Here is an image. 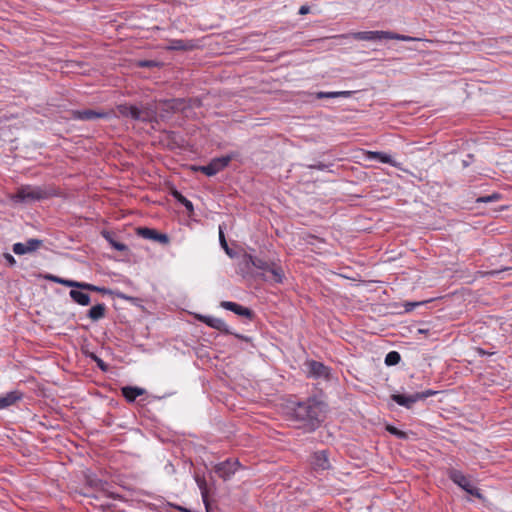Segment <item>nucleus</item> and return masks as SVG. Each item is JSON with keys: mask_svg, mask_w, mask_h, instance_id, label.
<instances>
[{"mask_svg": "<svg viewBox=\"0 0 512 512\" xmlns=\"http://www.w3.org/2000/svg\"><path fill=\"white\" fill-rule=\"evenodd\" d=\"M191 101L192 100H186L184 98H176V99L166 100L164 102V104L166 106L165 111H167V112L184 111L186 108L192 106Z\"/></svg>", "mask_w": 512, "mask_h": 512, "instance_id": "18", "label": "nucleus"}, {"mask_svg": "<svg viewBox=\"0 0 512 512\" xmlns=\"http://www.w3.org/2000/svg\"><path fill=\"white\" fill-rule=\"evenodd\" d=\"M325 405L315 398L292 403L291 416L301 423L300 427L306 432L315 431L323 422Z\"/></svg>", "mask_w": 512, "mask_h": 512, "instance_id": "1", "label": "nucleus"}, {"mask_svg": "<svg viewBox=\"0 0 512 512\" xmlns=\"http://www.w3.org/2000/svg\"><path fill=\"white\" fill-rule=\"evenodd\" d=\"M310 12V7L308 5H302L299 9L300 15H306Z\"/></svg>", "mask_w": 512, "mask_h": 512, "instance_id": "43", "label": "nucleus"}, {"mask_svg": "<svg viewBox=\"0 0 512 512\" xmlns=\"http://www.w3.org/2000/svg\"><path fill=\"white\" fill-rule=\"evenodd\" d=\"M447 475L453 483L458 485L468 494L477 498L482 497L480 490L472 486L469 479L460 470H457L455 468H449L447 470Z\"/></svg>", "mask_w": 512, "mask_h": 512, "instance_id": "5", "label": "nucleus"}, {"mask_svg": "<svg viewBox=\"0 0 512 512\" xmlns=\"http://www.w3.org/2000/svg\"><path fill=\"white\" fill-rule=\"evenodd\" d=\"M102 512H109V506L101 505Z\"/></svg>", "mask_w": 512, "mask_h": 512, "instance_id": "46", "label": "nucleus"}, {"mask_svg": "<svg viewBox=\"0 0 512 512\" xmlns=\"http://www.w3.org/2000/svg\"><path fill=\"white\" fill-rule=\"evenodd\" d=\"M352 91H337V94H338V98L342 97V98H348L352 95Z\"/></svg>", "mask_w": 512, "mask_h": 512, "instance_id": "42", "label": "nucleus"}, {"mask_svg": "<svg viewBox=\"0 0 512 512\" xmlns=\"http://www.w3.org/2000/svg\"><path fill=\"white\" fill-rule=\"evenodd\" d=\"M315 97L317 99L338 98V94H337V91H331V92L319 91V92L315 93Z\"/></svg>", "mask_w": 512, "mask_h": 512, "instance_id": "32", "label": "nucleus"}, {"mask_svg": "<svg viewBox=\"0 0 512 512\" xmlns=\"http://www.w3.org/2000/svg\"><path fill=\"white\" fill-rule=\"evenodd\" d=\"M138 235L143 237L144 239L153 240L155 242H159L161 244H168L169 237L167 234L159 233L155 229L142 227L138 229Z\"/></svg>", "mask_w": 512, "mask_h": 512, "instance_id": "13", "label": "nucleus"}, {"mask_svg": "<svg viewBox=\"0 0 512 512\" xmlns=\"http://www.w3.org/2000/svg\"><path fill=\"white\" fill-rule=\"evenodd\" d=\"M220 306L226 310L234 312L239 316L248 318L249 320H251L254 316V312L251 309L244 307L236 302L222 301Z\"/></svg>", "mask_w": 512, "mask_h": 512, "instance_id": "16", "label": "nucleus"}, {"mask_svg": "<svg viewBox=\"0 0 512 512\" xmlns=\"http://www.w3.org/2000/svg\"><path fill=\"white\" fill-rule=\"evenodd\" d=\"M262 276L265 281L276 284L282 283L285 277L283 268L277 263H274L272 267L265 272V274H262Z\"/></svg>", "mask_w": 512, "mask_h": 512, "instance_id": "17", "label": "nucleus"}, {"mask_svg": "<svg viewBox=\"0 0 512 512\" xmlns=\"http://www.w3.org/2000/svg\"><path fill=\"white\" fill-rule=\"evenodd\" d=\"M3 258L5 259L6 263L10 267H13V266L16 265V260H15V258L10 253H4L3 254Z\"/></svg>", "mask_w": 512, "mask_h": 512, "instance_id": "39", "label": "nucleus"}, {"mask_svg": "<svg viewBox=\"0 0 512 512\" xmlns=\"http://www.w3.org/2000/svg\"><path fill=\"white\" fill-rule=\"evenodd\" d=\"M219 241H220L221 247L225 250L226 254L229 255L230 257H233L234 254L226 242V239H225V236H224V233H223V230L221 227L219 228Z\"/></svg>", "mask_w": 512, "mask_h": 512, "instance_id": "30", "label": "nucleus"}, {"mask_svg": "<svg viewBox=\"0 0 512 512\" xmlns=\"http://www.w3.org/2000/svg\"><path fill=\"white\" fill-rule=\"evenodd\" d=\"M350 36L355 40L360 41H381V40H400L405 42L417 40L414 37L398 34L392 31H359L353 32Z\"/></svg>", "mask_w": 512, "mask_h": 512, "instance_id": "3", "label": "nucleus"}, {"mask_svg": "<svg viewBox=\"0 0 512 512\" xmlns=\"http://www.w3.org/2000/svg\"><path fill=\"white\" fill-rule=\"evenodd\" d=\"M240 467L237 459L229 458L214 466V472L223 480L230 479Z\"/></svg>", "mask_w": 512, "mask_h": 512, "instance_id": "7", "label": "nucleus"}, {"mask_svg": "<svg viewBox=\"0 0 512 512\" xmlns=\"http://www.w3.org/2000/svg\"><path fill=\"white\" fill-rule=\"evenodd\" d=\"M467 157L469 158L470 161L473 159V155L472 154H468Z\"/></svg>", "mask_w": 512, "mask_h": 512, "instance_id": "49", "label": "nucleus"}, {"mask_svg": "<svg viewBox=\"0 0 512 512\" xmlns=\"http://www.w3.org/2000/svg\"><path fill=\"white\" fill-rule=\"evenodd\" d=\"M243 262L246 264V266L252 265L258 270H261L265 274L272 265L275 263L273 261H267L261 258H258L256 256H253L251 254H244L243 256Z\"/></svg>", "mask_w": 512, "mask_h": 512, "instance_id": "14", "label": "nucleus"}, {"mask_svg": "<svg viewBox=\"0 0 512 512\" xmlns=\"http://www.w3.org/2000/svg\"><path fill=\"white\" fill-rule=\"evenodd\" d=\"M307 367V375L308 377L314 379H324L329 380L331 377V369L324 365L322 362L315 360H308L305 363Z\"/></svg>", "mask_w": 512, "mask_h": 512, "instance_id": "8", "label": "nucleus"}, {"mask_svg": "<svg viewBox=\"0 0 512 512\" xmlns=\"http://www.w3.org/2000/svg\"><path fill=\"white\" fill-rule=\"evenodd\" d=\"M43 245V240L30 238L25 243L17 242L13 244L12 250L16 255H24L38 250Z\"/></svg>", "mask_w": 512, "mask_h": 512, "instance_id": "10", "label": "nucleus"}, {"mask_svg": "<svg viewBox=\"0 0 512 512\" xmlns=\"http://www.w3.org/2000/svg\"><path fill=\"white\" fill-rule=\"evenodd\" d=\"M45 278H46L47 280H50V281H52V282H54V283H58V284H61V285H62V282H63V279H64V278H60V277H58V276L51 275V274H49V275L45 276Z\"/></svg>", "mask_w": 512, "mask_h": 512, "instance_id": "41", "label": "nucleus"}, {"mask_svg": "<svg viewBox=\"0 0 512 512\" xmlns=\"http://www.w3.org/2000/svg\"><path fill=\"white\" fill-rule=\"evenodd\" d=\"M182 511H183V512H191L190 510H188V509H186V508L182 509Z\"/></svg>", "mask_w": 512, "mask_h": 512, "instance_id": "50", "label": "nucleus"}, {"mask_svg": "<svg viewBox=\"0 0 512 512\" xmlns=\"http://www.w3.org/2000/svg\"><path fill=\"white\" fill-rule=\"evenodd\" d=\"M366 160H376L381 163L389 164L393 167H398V163L387 153L379 152V151H366L365 152Z\"/></svg>", "mask_w": 512, "mask_h": 512, "instance_id": "19", "label": "nucleus"}, {"mask_svg": "<svg viewBox=\"0 0 512 512\" xmlns=\"http://www.w3.org/2000/svg\"><path fill=\"white\" fill-rule=\"evenodd\" d=\"M232 159L233 157L231 155L213 158L207 165L198 166L194 169L195 171H200L206 176L211 177L224 170Z\"/></svg>", "mask_w": 512, "mask_h": 512, "instance_id": "6", "label": "nucleus"}, {"mask_svg": "<svg viewBox=\"0 0 512 512\" xmlns=\"http://www.w3.org/2000/svg\"><path fill=\"white\" fill-rule=\"evenodd\" d=\"M418 332L425 334L428 332V329H419Z\"/></svg>", "mask_w": 512, "mask_h": 512, "instance_id": "48", "label": "nucleus"}, {"mask_svg": "<svg viewBox=\"0 0 512 512\" xmlns=\"http://www.w3.org/2000/svg\"><path fill=\"white\" fill-rule=\"evenodd\" d=\"M138 66L142 68H152L159 66V63L154 60H141L138 62Z\"/></svg>", "mask_w": 512, "mask_h": 512, "instance_id": "34", "label": "nucleus"}, {"mask_svg": "<svg viewBox=\"0 0 512 512\" xmlns=\"http://www.w3.org/2000/svg\"><path fill=\"white\" fill-rule=\"evenodd\" d=\"M470 164L469 160H463V166L467 167Z\"/></svg>", "mask_w": 512, "mask_h": 512, "instance_id": "47", "label": "nucleus"}, {"mask_svg": "<svg viewBox=\"0 0 512 512\" xmlns=\"http://www.w3.org/2000/svg\"><path fill=\"white\" fill-rule=\"evenodd\" d=\"M70 298L81 306H87L91 302L90 296L80 289H71L69 292Z\"/></svg>", "mask_w": 512, "mask_h": 512, "instance_id": "23", "label": "nucleus"}, {"mask_svg": "<svg viewBox=\"0 0 512 512\" xmlns=\"http://www.w3.org/2000/svg\"><path fill=\"white\" fill-rule=\"evenodd\" d=\"M172 196L175 198V200L177 202H179L186 208V210L189 214H192L194 212V207H193L192 202L190 200H188L185 196H183L179 191L174 190L172 192Z\"/></svg>", "mask_w": 512, "mask_h": 512, "instance_id": "25", "label": "nucleus"}, {"mask_svg": "<svg viewBox=\"0 0 512 512\" xmlns=\"http://www.w3.org/2000/svg\"><path fill=\"white\" fill-rule=\"evenodd\" d=\"M202 498H203V502H204L206 508H208V499H207L206 492H202Z\"/></svg>", "mask_w": 512, "mask_h": 512, "instance_id": "45", "label": "nucleus"}, {"mask_svg": "<svg viewBox=\"0 0 512 512\" xmlns=\"http://www.w3.org/2000/svg\"><path fill=\"white\" fill-rule=\"evenodd\" d=\"M102 235L115 250L123 252L127 249V246L125 244L116 241L109 232L104 231Z\"/></svg>", "mask_w": 512, "mask_h": 512, "instance_id": "26", "label": "nucleus"}, {"mask_svg": "<svg viewBox=\"0 0 512 512\" xmlns=\"http://www.w3.org/2000/svg\"><path fill=\"white\" fill-rule=\"evenodd\" d=\"M311 466L316 472L329 470L331 468V463L329 460L328 451L321 450L314 452L311 457Z\"/></svg>", "mask_w": 512, "mask_h": 512, "instance_id": "11", "label": "nucleus"}, {"mask_svg": "<svg viewBox=\"0 0 512 512\" xmlns=\"http://www.w3.org/2000/svg\"><path fill=\"white\" fill-rule=\"evenodd\" d=\"M421 304V302H406L404 304V307H405V311L406 312H410L412 311L415 307L419 306Z\"/></svg>", "mask_w": 512, "mask_h": 512, "instance_id": "40", "label": "nucleus"}, {"mask_svg": "<svg viewBox=\"0 0 512 512\" xmlns=\"http://www.w3.org/2000/svg\"><path fill=\"white\" fill-rule=\"evenodd\" d=\"M122 396L127 402L132 403L137 397L146 393V390L137 386H124L121 388Z\"/></svg>", "mask_w": 512, "mask_h": 512, "instance_id": "20", "label": "nucleus"}, {"mask_svg": "<svg viewBox=\"0 0 512 512\" xmlns=\"http://www.w3.org/2000/svg\"><path fill=\"white\" fill-rule=\"evenodd\" d=\"M80 290H84V291H94V292H101V293H107L109 292L106 288L104 287H98L96 285H93V284H90V283H87V282H82L81 284V289Z\"/></svg>", "mask_w": 512, "mask_h": 512, "instance_id": "29", "label": "nucleus"}, {"mask_svg": "<svg viewBox=\"0 0 512 512\" xmlns=\"http://www.w3.org/2000/svg\"><path fill=\"white\" fill-rule=\"evenodd\" d=\"M499 199H500V195L498 193H494V194L489 195V196L481 197V198L478 199V201L479 202L488 203V202L497 201Z\"/></svg>", "mask_w": 512, "mask_h": 512, "instance_id": "38", "label": "nucleus"}, {"mask_svg": "<svg viewBox=\"0 0 512 512\" xmlns=\"http://www.w3.org/2000/svg\"><path fill=\"white\" fill-rule=\"evenodd\" d=\"M106 315V305L99 303L91 307L87 313V316L94 322L103 319Z\"/></svg>", "mask_w": 512, "mask_h": 512, "instance_id": "24", "label": "nucleus"}, {"mask_svg": "<svg viewBox=\"0 0 512 512\" xmlns=\"http://www.w3.org/2000/svg\"><path fill=\"white\" fill-rule=\"evenodd\" d=\"M416 394V398H417V401L419 400H424L430 396H433L436 394V391H433V390H426V391H423V392H417L415 393Z\"/></svg>", "mask_w": 512, "mask_h": 512, "instance_id": "36", "label": "nucleus"}, {"mask_svg": "<svg viewBox=\"0 0 512 512\" xmlns=\"http://www.w3.org/2000/svg\"><path fill=\"white\" fill-rule=\"evenodd\" d=\"M117 111L123 117L141 122H150L153 118V113L149 109H139L134 105L120 104L117 106Z\"/></svg>", "mask_w": 512, "mask_h": 512, "instance_id": "4", "label": "nucleus"}, {"mask_svg": "<svg viewBox=\"0 0 512 512\" xmlns=\"http://www.w3.org/2000/svg\"><path fill=\"white\" fill-rule=\"evenodd\" d=\"M82 282L70 280V279H63L62 285L75 288V289H81Z\"/></svg>", "mask_w": 512, "mask_h": 512, "instance_id": "35", "label": "nucleus"}, {"mask_svg": "<svg viewBox=\"0 0 512 512\" xmlns=\"http://www.w3.org/2000/svg\"><path fill=\"white\" fill-rule=\"evenodd\" d=\"M220 306L226 310L234 312L239 316L248 318L249 320H251L254 316V312L251 309L244 307L236 302L222 301Z\"/></svg>", "mask_w": 512, "mask_h": 512, "instance_id": "15", "label": "nucleus"}, {"mask_svg": "<svg viewBox=\"0 0 512 512\" xmlns=\"http://www.w3.org/2000/svg\"><path fill=\"white\" fill-rule=\"evenodd\" d=\"M22 398V393L19 391H10L4 396H0V410L8 408L14 405L17 401Z\"/></svg>", "mask_w": 512, "mask_h": 512, "instance_id": "21", "label": "nucleus"}, {"mask_svg": "<svg viewBox=\"0 0 512 512\" xmlns=\"http://www.w3.org/2000/svg\"><path fill=\"white\" fill-rule=\"evenodd\" d=\"M108 113L103 111H96L93 109H84V110H72L71 111V119L79 120V121H92L96 119L107 118Z\"/></svg>", "mask_w": 512, "mask_h": 512, "instance_id": "12", "label": "nucleus"}, {"mask_svg": "<svg viewBox=\"0 0 512 512\" xmlns=\"http://www.w3.org/2000/svg\"><path fill=\"white\" fill-rule=\"evenodd\" d=\"M330 166H331V164H325L323 162H318L316 164L307 165V168H309V169H316V170H320V171H325Z\"/></svg>", "mask_w": 512, "mask_h": 512, "instance_id": "37", "label": "nucleus"}, {"mask_svg": "<svg viewBox=\"0 0 512 512\" xmlns=\"http://www.w3.org/2000/svg\"><path fill=\"white\" fill-rule=\"evenodd\" d=\"M391 399L394 402H396L398 405L403 406L407 409L412 408V406L417 402L416 394H412V395L392 394Z\"/></svg>", "mask_w": 512, "mask_h": 512, "instance_id": "22", "label": "nucleus"}, {"mask_svg": "<svg viewBox=\"0 0 512 512\" xmlns=\"http://www.w3.org/2000/svg\"><path fill=\"white\" fill-rule=\"evenodd\" d=\"M401 360V356L397 351H390L385 357V364L387 366L397 365Z\"/></svg>", "mask_w": 512, "mask_h": 512, "instance_id": "28", "label": "nucleus"}, {"mask_svg": "<svg viewBox=\"0 0 512 512\" xmlns=\"http://www.w3.org/2000/svg\"><path fill=\"white\" fill-rule=\"evenodd\" d=\"M192 47V45L186 43L184 40L174 39L170 41V45L168 46L169 50H188Z\"/></svg>", "mask_w": 512, "mask_h": 512, "instance_id": "27", "label": "nucleus"}, {"mask_svg": "<svg viewBox=\"0 0 512 512\" xmlns=\"http://www.w3.org/2000/svg\"><path fill=\"white\" fill-rule=\"evenodd\" d=\"M386 430H387L390 434H392V435L396 436V437H397V438H399V439H406V438H407V434H406V432L401 431V430H399L398 428H396V427H394V426L388 425V426H387V428H386Z\"/></svg>", "mask_w": 512, "mask_h": 512, "instance_id": "31", "label": "nucleus"}, {"mask_svg": "<svg viewBox=\"0 0 512 512\" xmlns=\"http://www.w3.org/2000/svg\"><path fill=\"white\" fill-rule=\"evenodd\" d=\"M98 482H99L98 480H92V479L88 480L89 485L92 486V487H97L98 486Z\"/></svg>", "mask_w": 512, "mask_h": 512, "instance_id": "44", "label": "nucleus"}, {"mask_svg": "<svg viewBox=\"0 0 512 512\" xmlns=\"http://www.w3.org/2000/svg\"><path fill=\"white\" fill-rule=\"evenodd\" d=\"M91 358L92 360L95 361V363L97 364V366L103 371V372H106L108 370V365L101 359L99 358L97 355L95 354H91Z\"/></svg>", "mask_w": 512, "mask_h": 512, "instance_id": "33", "label": "nucleus"}, {"mask_svg": "<svg viewBox=\"0 0 512 512\" xmlns=\"http://www.w3.org/2000/svg\"><path fill=\"white\" fill-rule=\"evenodd\" d=\"M198 320L205 323L207 326L214 328L224 334L234 335L224 320L213 316L199 315ZM236 337L242 338V336L235 334Z\"/></svg>", "mask_w": 512, "mask_h": 512, "instance_id": "9", "label": "nucleus"}, {"mask_svg": "<svg viewBox=\"0 0 512 512\" xmlns=\"http://www.w3.org/2000/svg\"><path fill=\"white\" fill-rule=\"evenodd\" d=\"M58 195V191L51 185H22L19 187L11 199L16 203H31L49 199Z\"/></svg>", "mask_w": 512, "mask_h": 512, "instance_id": "2", "label": "nucleus"}]
</instances>
